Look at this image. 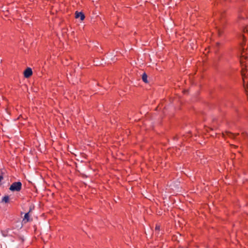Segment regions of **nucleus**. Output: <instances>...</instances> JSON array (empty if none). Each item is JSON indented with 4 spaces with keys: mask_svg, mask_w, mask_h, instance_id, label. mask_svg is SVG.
Instances as JSON below:
<instances>
[{
    "mask_svg": "<svg viewBox=\"0 0 248 248\" xmlns=\"http://www.w3.org/2000/svg\"><path fill=\"white\" fill-rule=\"evenodd\" d=\"M246 58V57L243 54V52H242V54H241V59H240V62H241V64L242 65V70H241V74H242V77L244 78L245 75V68H244V66L243 65V60L244 59H245Z\"/></svg>",
    "mask_w": 248,
    "mask_h": 248,
    "instance_id": "nucleus-2",
    "label": "nucleus"
},
{
    "mask_svg": "<svg viewBox=\"0 0 248 248\" xmlns=\"http://www.w3.org/2000/svg\"><path fill=\"white\" fill-rule=\"evenodd\" d=\"M243 18H244V17L241 15H239L238 16V19H243Z\"/></svg>",
    "mask_w": 248,
    "mask_h": 248,
    "instance_id": "nucleus-10",
    "label": "nucleus"
},
{
    "mask_svg": "<svg viewBox=\"0 0 248 248\" xmlns=\"http://www.w3.org/2000/svg\"><path fill=\"white\" fill-rule=\"evenodd\" d=\"M2 233L3 236L5 237L7 236V234H5L4 232H2Z\"/></svg>",
    "mask_w": 248,
    "mask_h": 248,
    "instance_id": "nucleus-12",
    "label": "nucleus"
},
{
    "mask_svg": "<svg viewBox=\"0 0 248 248\" xmlns=\"http://www.w3.org/2000/svg\"><path fill=\"white\" fill-rule=\"evenodd\" d=\"M9 201V197L8 196H5L4 197H3L2 199V202L5 203L8 202Z\"/></svg>",
    "mask_w": 248,
    "mask_h": 248,
    "instance_id": "nucleus-8",
    "label": "nucleus"
},
{
    "mask_svg": "<svg viewBox=\"0 0 248 248\" xmlns=\"http://www.w3.org/2000/svg\"><path fill=\"white\" fill-rule=\"evenodd\" d=\"M31 208L30 209V211L28 212L30 213L31 211Z\"/></svg>",
    "mask_w": 248,
    "mask_h": 248,
    "instance_id": "nucleus-15",
    "label": "nucleus"
},
{
    "mask_svg": "<svg viewBox=\"0 0 248 248\" xmlns=\"http://www.w3.org/2000/svg\"><path fill=\"white\" fill-rule=\"evenodd\" d=\"M2 177L0 176V182L1 181V180L2 179Z\"/></svg>",
    "mask_w": 248,
    "mask_h": 248,
    "instance_id": "nucleus-14",
    "label": "nucleus"
},
{
    "mask_svg": "<svg viewBox=\"0 0 248 248\" xmlns=\"http://www.w3.org/2000/svg\"><path fill=\"white\" fill-rule=\"evenodd\" d=\"M244 88H245V91H246V92H248V91L247 90V88H246V86L245 85V84L244 85Z\"/></svg>",
    "mask_w": 248,
    "mask_h": 248,
    "instance_id": "nucleus-13",
    "label": "nucleus"
},
{
    "mask_svg": "<svg viewBox=\"0 0 248 248\" xmlns=\"http://www.w3.org/2000/svg\"><path fill=\"white\" fill-rule=\"evenodd\" d=\"M239 134L238 133H237V134H233V133H232L231 132H226V135L227 136L231 138H234L236 136V135H238Z\"/></svg>",
    "mask_w": 248,
    "mask_h": 248,
    "instance_id": "nucleus-6",
    "label": "nucleus"
},
{
    "mask_svg": "<svg viewBox=\"0 0 248 248\" xmlns=\"http://www.w3.org/2000/svg\"><path fill=\"white\" fill-rule=\"evenodd\" d=\"M142 79L145 83H147V75L146 73H143L142 76Z\"/></svg>",
    "mask_w": 248,
    "mask_h": 248,
    "instance_id": "nucleus-7",
    "label": "nucleus"
},
{
    "mask_svg": "<svg viewBox=\"0 0 248 248\" xmlns=\"http://www.w3.org/2000/svg\"><path fill=\"white\" fill-rule=\"evenodd\" d=\"M75 17L76 18H79L81 20H83L85 18V16L83 13L77 11L75 13Z\"/></svg>",
    "mask_w": 248,
    "mask_h": 248,
    "instance_id": "nucleus-4",
    "label": "nucleus"
},
{
    "mask_svg": "<svg viewBox=\"0 0 248 248\" xmlns=\"http://www.w3.org/2000/svg\"><path fill=\"white\" fill-rule=\"evenodd\" d=\"M221 33H222V31H220V30H218V34H219V35H220Z\"/></svg>",
    "mask_w": 248,
    "mask_h": 248,
    "instance_id": "nucleus-11",
    "label": "nucleus"
},
{
    "mask_svg": "<svg viewBox=\"0 0 248 248\" xmlns=\"http://www.w3.org/2000/svg\"><path fill=\"white\" fill-rule=\"evenodd\" d=\"M160 230V226L159 225H156L155 228V231H159Z\"/></svg>",
    "mask_w": 248,
    "mask_h": 248,
    "instance_id": "nucleus-9",
    "label": "nucleus"
},
{
    "mask_svg": "<svg viewBox=\"0 0 248 248\" xmlns=\"http://www.w3.org/2000/svg\"><path fill=\"white\" fill-rule=\"evenodd\" d=\"M22 184L20 182H14L10 186L9 189L12 191H19L21 190Z\"/></svg>",
    "mask_w": 248,
    "mask_h": 248,
    "instance_id": "nucleus-1",
    "label": "nucleus"
},
{
    "mask_svg": "<svg viewBox=\"0 0 248 248\" xmlns=\"http://www.w3.org/2000/svg\"><path fill=\"white\" fill-rule=\"evenodd\" d=\"M31 220L30 218L29 212L26 213L24 215V218L23 219L22 222L26 223Z\"/></svg>",
    "mask_w": 248,
    "mask_h": 248,
    "instance_id": "nucleus-5",
    "label": "nucleus"
},
{
    "mask_svg": "<svg viewBox=\"0 0 248 248\" xmlns=\"http://www.w3.org/2000/svg\"><path fill=\"white\" fill-rule=\"evenodd\" d=\"M32 74V70L31 68H27L24 72V77L26 78H28L31 76Z\"/></svg>",
    "mask_w": 248,
    "mask_h": 248,
    "instance_id": "nucleus-3",
    "label": "nucleus"
}]
</instances>
